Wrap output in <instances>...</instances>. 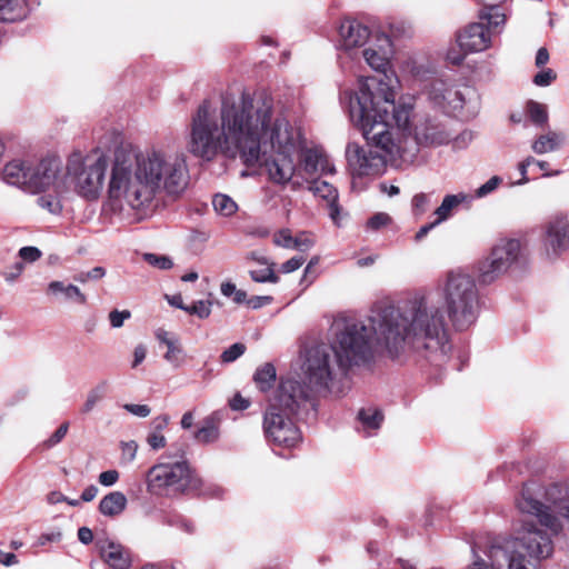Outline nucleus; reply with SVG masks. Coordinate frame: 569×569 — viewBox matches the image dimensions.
Wrapping results in <instances>:
<instances>
[{"label": "nucleus", "mask_w": 569, "mask_h": 569, "mask_svg": "<svg viewBox=\"0 0 569 569\" xmlns=\"http://www.w3.org/2000/svg\"><path fill=\"white\" fill-rule=\"evenodd\" d=\"M23 262H16L8 271L4 272L3 277L6 281L13 282L23 271Z\"/></svg>", "instance_id": "obj_56"}, {"label": "nucleus", "mask_w": 569, "mask_h": 569, "mask_svg": "<svg viewBox=\"0 0 569 569\" xmlns=\"http://www.w3.org/2000/svg\"><path fill=\"white\" fill-rule=\"evenodd\" d=\"M473 139V133L471 131H463L455 139V146L458 148L467 147Z\"/></svg>", "instance_id": "obj_60"}, {"label": "nucleus", "mask_w": 569, "mask_h": 569, "mask_svg": "<svg viewBox=\"0 0 569 569\" xmlns=\"http://www.w3.org/2000/svg\"><path fill=\"white\" fill-rule=\"evenodd\" d=\"M212 207L214 212L223 218L232 217L239 209L238 203L224 193H216L212 197Z\"/></svg>", "instance_id": "obj_31"}, {"label": "nucleus", "mask_w": 569, "mask_h": 569, "mask_svg": "<svg viewBox=\"0 0 569 569\" xmlns=\"http://www.w3.org/2000/svg\"><path fill=\"white\" fill-rule=\"evenodd\" d=\"M103 561L112 569H128L130 567L129 551L118 542L103 540L98 542Z\"/></svg>", "instance_id": "obj_20"}, {"label": "nucleus", "mask_w": 569, "mask_h": 569, "mask_svg": "<svg viewBox=\"0 0 569 569\" xmlns=\"http://www.w3.org/2000/svg\"><path fill=\"white\" fill-rule=\"evenodd\" d=\"M19 257L27 262H34L41 257V251L37 247H22Z\"/></svg>", "instance_id": "obj_52"}, {"label": "nucleus", "mask_w": 569, "mask_h": 569, "mask_svg": "<svg viewBox=\"0 0 569 569\" xmlns=\"http://www.w3.org/2000/svg\"><path fill=\"white\" fill-rule=\"evenodd\" d=\"M416 338L418 353L436 366L449 359L447 317L456 330L470 328L478 318L479 292L475 278L463 269L448 271L435 289L400 301Z\"/></svg>", "instance_id": "obj_2"}, {"label": "nucleus", "mask_w": 569, "mask_h": 569, "mask_svg": "<svg viewBox=\"0 0 569 569\" xmlns=\"http://www.w3.org/2000/svg\"><path fill=\"white\" fill-rule=\"evenodd\" d=\"M413 109L411 99L401 98L399 102L390 108L389 121L396 132L398 144L413 146L412 160L419 147L440 146L451 140V132L439 121L423 118L410 123V116Z\"/></svg>", "instance_id": "obj_9"}, {"label": "nucleus", "mask_w": 569, "mask_h": 569, "mask_svg": "<svg viewBox=\"0 0 569 569\" xmlns=\"http://www.w3.org/2000/svg\"><path fill=\"white\" fill-rule=\"evenodd\" d=\"M391 221V218L389 214L385 212H378L373 214L367 222V227L372 230H378L387 224H389Z\"/></svg>", "instance_id": "obj_48"}, {"label": "nucleus", "mask_w": 569, "mask_h": 569, "mask_svg": "<svg viewBox=\"0 0 569 569\" xmlns=\"http://www.w3.org/2000/svg\"><path fill=\"white\" fill-rule=\"evenodd\" d=\"M439 223H436V220L422 226L415 236L416 241H421Z\"/></svg>", "instance_id": "obj_64"}, {"label": "nucleus", "mask_w": 569, "mask_h": 569, "mask_svg": "<svg viewBox=\"0 0 569 569\" xmlns=\"http://www.w3.org/2000/svg\"><path fill=\"white\" fill-rule=\"evenodd\" d=\"M123 408L133 416L146 418L150 415L151 409L147 405H134V403H126Z\"/></svg>", "instance_id": "obj_53"}, {"label": "nucleus", "mask_w": 569, "mask_h": 569, "mask_svg": "<svg viewBox=\"0 0 569 569\" xmlns=\"http://www.w3.org/2000/svg\"><path fill=\"white\" fill-rule=\"evenodd\" d=\"M357 420L358 432L363 437H371L380 429L383 421V415L378 408L367 407L359 410Z\"/></svg>", "instance_id": "obj_24"}, {"label": "nucleus", "mask_w": 569, "mask_h": 569, "mask_svg": "<svg viewBox=\"0 0 569 569\" xmlns=\"http://www.w3.org/2000/svg\"><path fill=\"white\" fill-rule=\"evenodd\" d=\"M108 392V381L103 380L91 388L86 397V400L81 407V413L88 415L90 413L97 403L102 401Z\"/></svg>", "instance_id": "obj_32"}, {"label": "nucleus", "mask_w": 569, "mask_h": 569, "mask_svg": "<svg viewBox=\"0 0 569 569\" xmlns=\"http://www.w3.org/2000/svg\"><path fill=\"white\" fill-rule=\"evenodd\" d=\"M271 301L272 298L270 296H256L250 298L247 302L251 308L258 309L266 305H269Z\"/></svg>", "instance_id": "obj_59"}, {"label": "nucleus", "mask_w": 569, "mask_h": 569, "mask_svg": "<svg viewBox=\"0 0 569 569\" xmlns=\"http://www.w3.org/2000/svg\"><path fill=\"white\" fill-rule=\"evenodd\" d=\"M486 539L477 541L471 547L472 561L467 569H495L492 561L485 555Z\"/></svg>", "instance_id": "obj_34"}, {"label": "nucleus", "mask_w": 569, "mask_h": 569, "mask_svg": "<svg viewBox=\"0 0 569 569\" xmlns=\"http://www.w3.org/2000/svg\"><path fill=\"white\" fill-rule=\"evenodd\" d=\"M301 146L300 129L263 91L223 94L219 108L204 100L190 118L187 149L192 156L204 161L218 154L240 158L248 167L266 157L269 178L278 184L291 181Z\"/></svg>", "instance_id": "obj_1"}, {"label": "nucleus", "mask_w": 569, "mask_h": 569, "mask_svg": "<svg viewBox=\"0 0 569 569\" xmlns=\"http://www.w3.org/2000/svg\"><path fill=\"white\" fill-rule=\"evenodd\" d=\"M329 338L349 368L370 360L378 350L386 351L390 358L418 353L400 302L375 310L366 319L338 315L329 328Z\"/></svg>", "instance_id": "obj_6"}, {"label": "nucleus", "mask_w": 569, "mask_h": 569, "mask_svg": "<svg viewBox=\"0 0 569 569\" xmlns=\"http://www.w3.org/2000/svg\"><path fill=\"white\" fill-rule=\"evenodd\" d=\"M309 190L327 202L329 216L336 224H339L340 207L338 204V190L327 181L315 180L309 186Z\"/></svg>", "instance_id": "obj_23"}, {"label": "nucleus", "mask_w": 569, "mask_h": 569, "mask_svg": "<svg viewBox=\"0 0 569 569\" xmlns=\"http://www.w3.org/2000/svg\"><path fill=\"white\" fill-rule=\"evenodd\" d=\"M306 259L302 256L292 257L281 264V272L290 273L298 270L303 263Z\"/></svg>", "instance_id": "obj_51"}, {"label": "nucleus", "mask_w": 569, "mask_h": 569, "mask_svg": "<svg viewBox=\"0 0 569 569\" xmlns=\"http://www.w3.org/2000/svg\"><path fill=\"white\" fill-rule=\"evenodd\" d=\"M390 108H393V92L388 82L371 80L358 97L351 98L350 120L368 142V146L347 144L346 159L352 177L380 176L388 163L412 162L413 146L398 144L389 121Z\"/></svg>", "instance_id": "obj_5"}, {"label": "nucleus", "mask_w": 569, "mask_h": 569, "mask_svg": "<svg viewBox=\"0 0 569 569\" xmlns=\"http://www.w3.org/2000/svg\"><path fill=\"white\" fill-rule=\"evenodd\" d=\"M522 257L521 242L518 239H501L491 249L488 257L478 263V278L482 283H491L516 264Z\"/></svg>", "instance_id": "obj_15"}, {"label": "nucleus", "mask_w": 569, "mask_h": 569, "mask_svg": "<svg viewBox=\"0 0 569 569\" xmlns=\"http://www.w3.org/2000/svg\"><path fill=\"white\" fill-rule=\"evenodd\" d=\"M131 317L130 311L123 310L118 311L113 310L109 313V320L112 328H120L122 327L126 319H129Z\"/></svg>", "instance_id": "obj_50"}, {"label": "nucleus", "mask_w": 569, "mask_h": 569, "mask_svg": "<svg viewBox=\"0 0 569 569\" xmlns=\"http://www.w3.org/2000/svg\"><path fill=\"white\" fill-rule=\"evenodd\" d=\"M516 506L546 530L531 520H520L513 536L487 537L483 552L495 569H538L539 562L553 552L551 536L562 533L566 525L569 529V486H551L542 502L535 497L532 485H525Z\"/></svg>", "instance_id": "obj_3"}, {"label": "nucleus", "mask_w": 569, "mask_h": 569, "mask_svg": "<svg viewBox=\"0 0 569 569\" xmlns=\"http://www.w3.org/2000/svg\"><path fill=\"white\" fill-rule=\"evenodd\" d=\"M119 479V472L114 469L103 471L99 475V482L104 487L113 486Z\"/></svg>", "instance_id": "obj_55"}, {"label": "nucleus", "mask_w": 569, "mask_h": 569, "mask_svg": "<svg viewBox=\"0 0 569 569\" xmlns=\"http://www.w3.org/2000/svg\"><path fill=\"white\" fill-rule=\"evenodd\" d=\"M29 192L40 193L38 206L51 214H60L63 202L70 196L67 178V164L63 166L58 157H47L32 164L29 177Z\"/></svg>", "instance_id": "obj_11"}, {"label": "nucleus", "mask_w": 569, "mask_h": 569, "mask_svg": "<svg viewBox=\"0 0 569 569\" xmlns=\"http://www.w3.org/2000/svg\"><path fill=\"white\" fill-rule=\"evenodd\" d=\"M138 446L134 441L123 442L121 445L122 460L131 462L136 458Z\"/></svg>", "instance_id": "obj_54"}, {"label": "nucleus", "mask_w": 569, "mask_h": 569, "mask_svg": "<svg viewBox=\"0 0 569 569\" xmlns=\"http://www.w3.org/2000/svg\"><path fill=\"white\" fill-rule=\"evenodd\" d=\"M169 423V417L167 415H161L156 417L150 425V431L147 436V443L153 450L162 449L167 441L163 436V430L167 428Z\"/></svg>", "instance_id": "obj_29"}, {"label": "nucleus", "mask_w": 569, "mask_h": 569, "mask_svg": "<svg viewBox=\"0 0 569 569\" xmlns=\"http://www.w3.org/2000/svg\"><path fill=\"white\" fill-rule=\"evenodd\" d=\"M253 381L261 391L272 388L276 381V368L271 363H264L253 375Z\"/></svg>", "instance_id": "obj_33"}, {"label": "nucleus", "mask_w": 569, "mask_h": 569, "mask_svg": "<svg viewBox=\"0 0 569 569\" xmlns=\"http://www.w3.org/2000/svg\"><path fill=\"white\" fill-rule=\"evenodd\" d=\"M371 39L370 29L355 19H345L339 26V48L353 57Z\"/></svg>", "instance_id": "obj_17"}, {"label": "nucleus", "mask_w": 569, "mask_h": 569, "mask_svg": "<svg viewBox=\"0 0 569 569\" xmlns=\"http://www.w3.org/2000/svg\"><path fill=\"white\" fill-rule=\"evenodd\" d=\"M527 112L535 126L542 127L548 122L547 107L540 102L530 100L527 103Z\"/></svg>", "instance_id": "obj_35"}, {"label": "nucleus", "mask_w": 569, "mask_h": 569, "mask_svg": "<svg viewBox=\"0 0 569 569\" xmlns=\"http://www.w3.org/2000/svg\"><path fill=\"white\" fill-rule=\"evenodd\" d=\"M563 141L565 136L562 133L549 130L532 142L531 149L537 154H543L558 150Z\"/></svg>", "instance_id": "obj_28"}, {"label": "nucleus", "mask_w": 569, "mask_h": 569, "mask_svg": "<svg viewBox=\"0 0 569 569\" xmlns=\"http://www.w3.org/2000/svg\"><path fill=\"white\" fill-rule=\"evenodd\" d=\"M349 370L341 356L325 342L306 346L300 352V379L280 382L283 401L311 405L318 411L320 399L341 397L346 392L345 378Z\"/></svg>", "instance_id": "obj_7"}, {"label": "nucleus", "mask_w": 569, "mask_h": 569, "mask_svg": "<svg viewBox=\"0 0 569 569\" xmlns=\"http://www.w3.org/2000/svg\"><path fill=\"white\" fill-rule=\"evenodd\" d=\"M543 250L548 258L555 259L569 250V218L557 217L545 227Z\"/></svg>", "instance_id": "obj_16"}, {"label": "nucleus", "mask_w": 569, "mask_h": 569, "mask_svg": "<svg viewBox=\"0 0 569 569\" xmlns=\"http://www.w3.org/2000/svg\"><path fill=\"white\" fill-rule=\"evenodd\" d=\"M108 167V157L98 148L88 152L72 151L67 158L70 194L73 192L87 201L98 200L104 187Z\"/></svg>", "instance_id": "obj_10"}, {"label": "nucleus", "mask_w": 569, "mask_h": 569, "mask_svg": "<svg viewBox=\"0 0 569 569\" xmlns=\"http://www.w3.org/2000/svg\"><path fill=\"white\" fill-rule=\"evenodd\" d=\"M78 539L84 543L88 545L93 540V533L92 531L87 527H81L78 530Z\"/></svg>", "instance_id": "obj_63"}, {"label": "nucleus", "mask_w": 569, "mask_h": 569, "mask_svg": "<svg viewBox=\"0 0 569 569\" xmlns=\"http://www.w3.org/2000/svg\"><path fill=\"white\" fill-rule=\"evenodd\" d=\"M458 86L459 84L450 83L441 79H436L430 83L428 97L435 106L446 112L459 116V108H462V104H460L458 94H456Z\"/></svg>", "instance_id": "obj_18"}, {"label": "nucleus", "mask_w": 569, "mask_h": 569, "mask_svg": "<svg viewBox=\"0 0 569 569\" xmlns=\"http://www.w3.org/2000/svg\"><path fill=\"white\" fill-rule=\"evenodd\" d=\"M26 0H0V21L14 22L28 16Z\"/></svg>", "instance_id": "obj_26"}, {"label": "nucleus", "mask_w": 569, "mask_h": 569, "mask_svg": "<svg viewBox=\"0 0 569 569\" xmlns=\"http://www.w3.org/2000/svg\"><path fill=\"white\" fill-rule=\"evenodd\" d=\"M557 78L552 69H543L533 77V83L538 87H547L551 84Z\"/></svg>", "instance_id": "obj_44"}, {"label": "nucleus", "mask_w": 569, "mask_h": 569, "mask_svg": "<svg viewBox=\"0 0 569 569\" xmlns=\"http://www.w3.org/2000/svg\"><path fill=\"white\" fill-rule=\"evenodd\" d=\"M250 277L254 282L259 283H277L279 281V277L274 273L272 266L262 270H251Z\"/></svg>", "instance_id": "obj_40"}, {"label": "nucleus", "mask_w": 569, "mask_h": 569, "mask_svg": "<svg viewBox=\"0 0 569 569\" xmlns=\"http://www.w3.org/2000/svg\"><path fill=\"white\" fill-rule=\"evenodd\" d=\"M232 410H244L250 406L248 399L243 398L240 393H237L232 397L229 402Z\"/></svg>", "instance_id": "obj_57"}, {"label": "nucleus", "mask_w": 569, "mask_h": 569, "mask_svg": "<svg viewBox=\"0 0 569 569\" xmlns=\"http://www.w3.org/2000/svg\"><path fill=\"white\" fill-rule=\"evenodd\" d=\"M362 57L365 58L367 64L380 72L381 74L378 77H368L363 81L360 82L359 90L356 92L343 93V99L348 98V104L351 101V98L358 97L361 93L365 86L371 81L376 80L381 83H391L392 92H393V103H396L397 90L399 88V80L393 73H387L388 68L390 66V58L392 54V44L391 40L386 34H377L375 38H371L369 46L361 51Z\"/></svg>", "instance_id": "obj_14"}, {"label": "nucleus", "mask_w": 569, "mask_h": 569, "mask_svg": "<svg viewBox=\"0 0 569 569\" xmlns=\"http://www.w3.org/2000/svg\"><path fill=\"white\" fill-rule=\"evenodd\" d=\"M146 486L149 493L157 497L171 498L191 491H202L213 497H220L223 489L212 486L203 490V481L184 458L183 449L176 453L167 452L159 458L146 475Z\"/></svg>", "instance_id": "obj_8"}, {"label": "nucleus", "mask_w": 569, "mask_h": 569, "mask_svg": "<svg viewBox=\"0 0 569 569\" xmlns=\"http://www.w3.org/2000/svg\"><path fill=\"white\" fill-rule=\"evenodd\" d=\"M300 167L308 176L318 173H335L336 169L330 163L327 154L319 148L301 150Z\"/></svg>", "instance_id": "obj_19"}, {"label": "nucleus", "mask_w": 569, "mask_h": 569, "mask_svg": "<svg viewBox=\"0 0 569 569\" xmlns=\"http://www.w3.org/2000/svg\"><path fill=\"white\" fill-rule=\"evenodd\" d=\"M458 100L462 108H459V117L469 120L478 116L481 109V99L478 90L470 84H459L457 87Z\"/></svg>", "instance_id": "obj_22"}, {"label": "nucleus", "mask_w": 569, "mask_h": 569, "mask_svg": "<svg viewBox=\"0 0 569 569\" xmlns=\"http://www.w3.org/2000/svg\"><path fill=\"white\" fill-rule=\"evenodd\" d=\"M506 16L501 11L479 12V21L471 22L459 29L455 43L446 52V60L453 64L463 63L468 54L488 50L492 46V38L501 32Z\"/></svg>", "instance_id": "obj_12"}, {"label": "nucleus", "mask_w": 569, "mask_h": 569, "mask_svg": "<svg viewBox=\"0 0 569 569\" xmlns=\"http://www.w3.org/2000/svg\"><path fill=\"white\" fill-rule=\"evenodd\" d=\"M48 291L54 296L61 293L67 301L76 302L79 305H84L87 302V297L81 292L79 287L64 283L62 281H51L48 284Z\"/></svg>", "instance_id": "obj_30"}, {"label": "nucleus", "mask_w": 569, "mask_h": 569, "mask_svg": "<svg viewBox=\"0 0 569 569\" xmlns=\"http://www.w3.org/2000/svg\"><path fill=\"white\" fill-rule=\"evenodd\" d=\"M315 246V238L307 232H301L295 237V247L299 251H308Z\"/></svg>", "instance_id": "obj_43"}, {"label": "nucleus", "mask_w": 569, "mask_h": 569, "mask_svg": "<svg viewBox=\"0 0 569 569\" xmlns=\"http://www.w3.org/2000/svg\"><path fill=\"white\" fill-rule=\"evenodd\" d=\"M167 347V352L163 355V358L167 362H169L173 368H179L184 363V355L183 349L179 342V338L169 342Z\"/></svg>", "instance_id": "obj_36"}, {"label": "nucleus", "mask_w": 569, "mask_h": 569, "mask_svg": "<svg viewBox=\"0 0 569 569\" xmlns=\"http://www.w3.org/2000/svg\"><path fill=\"white\" fill-rule=\"evenodd\" d=\"M194 438L201 443L214 442L219 438V428L212 419H207L204 425L196 432Z\"/></svg>", "instance_id": "obj_37"}, {"label": "nucleus", "mask_w": 569, "mask_h": 569, "mask_svg": "<svg viewBox=\"0 0 569 569\" xmlns=\"http://www.w3.org/2000/svg\"><path fill=\"white\" fill-rule=\"evenodd\" d=\"M142 258L147 263L160 270H169L173 267V262L168 256H159L148 252L143 253Z\"/></svg>", "instance_id": "obj_39"}, {"label": "nucleus", "mask_w": 569, "mask_h": 569, "mask_svg": "<svg viewBox=\"0 0 569 569\" xmlns=\"http://www.w3.org/2000/svg\"><path fill=\"white\" fill-rule=\"evenodd\" d=\"M127 506V498L120 491H112L106 495L99 503V511L107 517L120 515Z\"/></svg>", "instance_id": "obj_27"}, {"label": "nucleus", "mask_w": 569, "mask_h": 569, "mask_svg": "<svg viewBox=\"0 0 569 569\" xmlns=\"http://www.w3.org/2000/svg\"><path fill=\"white\" fill-rule=\"evenodd\" d=\"M154 336L157 338V340L164 345V346H168L169 342H172L173 340H176L178 337L168 332L167 330L162 329V328H159L154 331Z\"/></svg>", "instance_id": "obj_58"}, {"label": "nucleus", "mask_w": 569, "mask_h": 569, "mask_svg": "<svg viewBox=\"0 0 569 569\" xmlns=\"http://www.w3.org/2000/svg\"><path fill=\"white\" fill-rule=\"evenodd\" d=\"M473 199L472 196L467 194L465 192H459L456 194H447L441 204L436 209L435 216L436 223H441L448 220L452 212L462 203H469Z\"/></svg>", "instance_id": "obj_25"}, {"label": "nucleus", "mask_w": 569, "mask_h": 569, "mask_svg": "<svg viewBox=\"0 0 569 569\" xmlns=\"http://www.w3.org/2000/svg\"><path fill=\"white\" fill-rule=\"evenodd\" d=\"M282 387L279 385L277 395L267 408L263 417V432L268 442L273 447L292 449L302 442L300 428L293 420V416L309 412L311 405L289 402L281 399Z\"/></svg>", "instance_id": "obj_13"}, {"label": "nucleus", "mask_w": 569, "mask_h": 569, "mask_svg": "<svg viewBox=\"0 0 569 569\" xmlns=\"http://www.w3.org/2000/svg\"><path fill=\"white\" fill-rule=\"evenodd\" d=\"M244 351H246V346L243 343L236 342L221 353V356H220L221 362H223V363L233 362L238 358H240L244 353Z\"/></svg>", "instance_id": "obj_41"}, {"label": "nucleus", "mask_w": 569, "mask_h": 569, "mask_svg": "<svg viewBox=\"0 0 569 569\" xmlns=\"http://www.w3.org/2000/svg\"><path fill=\"white\" fill-rule=\"evenodd\" d=\"M189 183L187 157L182 152L118 149L108 181V200L113 210L148 208L159 193L177 198Z\"/></svg>", "instance_id": "obj_4"}, {"label": "nucleus", "mask_w": 569, "mask_h": 569, "mask_svg": "<svg viewBox=\"0 0 569 569\" xmlns=\"http://www.w3.org/2000/svg\"><path fill=\"white\" fill-rule=\"evenodd\" d=\"M106 276V269L102 267H94L89 271H81L74 274L73 279L77 282L86 283L89 280H99Z\"/></svg>", "instance_id": "obj_42"}, {"label": "nucleus", "mask_w": 569, "mask_h": 569, "mask_svg": "<svg viewBox=\"0 0 569 569\" xmlns=\"http://www.w3.org/2000/svg\"><path fill=\"white\" fill-rule=\"evenodd\" d=\"M430 202V197L426 193H418L412 198L413 211L418 214L426 212Z\"/></svg>", "instance_id": "obj_49"}, {"label": "nucleus", "mask_w": 569, "mask_h": 569, "mask_svg": "<svg viewBox=\"0 0 569 569\" xmlns=\"http://www.w3.org/2000/svg\"><path fill=\"white\" fill-rule=\"evenodd\" d=\"M178 529L182 530L186 533L194 532V525L187 518H178L173 523Z\"/></svg>", "instance_id": "obj_62"}, {"label": "nucleus", "mask_w": 569, "mask_h": 569, "mask_svg": "<svg viewBox=\"0 0 569 569\" xmlns=\"http://www.w3.org/2000/svg\"><path fill=\"white\" fill-rule=\"evenodd\" d=\"M274 243L282 248L293 249L295 237L291 236L289 230H281L274 234Z\"/></svg>", "instance_id": "obj_47"}, {"label": "nucleus", "mask_w": 569, "mask_h": 569, "mask_svg": "<svg viewBox=\"0 0 569 569\" xmlns=\"http://www.w3.org/2000/svg\"><path fill=\"white\" fill-rule=\"evenodd\" d=\"M68 429L69 422L61 423L60 427L52 433V436L44 441V446L47 448H52L59 442H61L62 439L66 437Z\"/></svg>", "instance_id": "obj_46"}, {"label": "nucleus", "mask_w": 569, "mask_h": 569, "mask_svg": "<svg viewBox=\"0 0 569 569\" xmlns=\"http://www.w3.org/2000/svg\"><path fill=\"white\" fill-rule=\"evenodd\" d=\"M501 183V179L498 176L491 177L486 183L480 186L475 193L477 198H483L495 191Z\"/></svg>", "instance_id": "obj_45"}, {"label": "nucleus", "mask_w": 569, "mask_h": 569, "mask_svg": "<svg viewBox=\"0 0 569 569\" xmlns=\"http://www.w3.org/2000/svg\"><path fill=\"white\" fill-rule=\"evenodd\" d=\"M32 163L22 160L8 162L2 170V179L11 186H16L29 192V177H31Z\"/></svg>", "instance_id": "obj_21"}, {"label": "nucleus", "mask_w": 569, "mask_h": 569, "mask_svg": "<svg viewBox=\"0 0 569 569\" xmlns=\"http://www.w3.org/2000/svg\"><path fill=\"white\" fill-rule=\"evenodd\" d=\"M146 356H147L146 347L143 345H138L133 351L132 368L138 367L146 359Z\"/></svg>", "instance_id": "obj_61"}, {"label": "nucleus", "mask_w": 569, "mask_h": 569, "mask_svg": "<svg viewBox=\"0 0 569 569\" xmlns=\"http://www.w3.org/2000/svg\"><path fill=\"white\" fill-rule=\"evenodd\" d=\"M212 302L210 300H197L191 306H187L186 312L194 315L200 319H206L211 313Z\"/></svg>", "instance_id": "obj_38"}]
</instances>
